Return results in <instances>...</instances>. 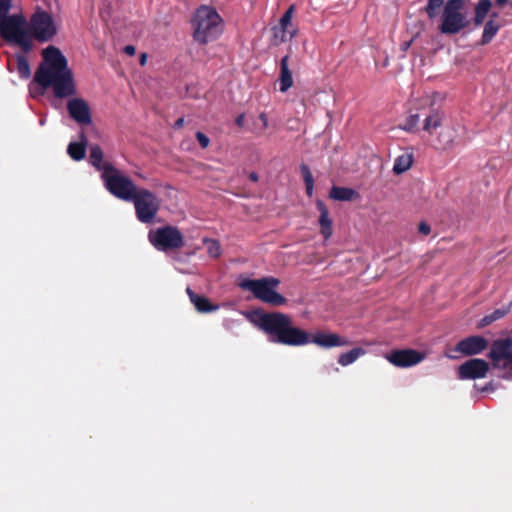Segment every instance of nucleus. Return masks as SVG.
<instances>
[{"label": "nucleus", "mask_w": 512, "mask_h": 512, "mask_svg": "<svg viewBox=\"0 0 512 512\" xmlns=\"http://www.w3.org/2000/svg\"><path fill=\"white\" fill-rule=\"evenodd\" d=\"M246 319L263 331L272 343L287 346L315 344L321 348L346 346L349 341L336 333L318 331L315 334L293 325L291 318L280 312L267 313L261 310L242 312Z\"/></svg>", "instance_id": "1"}, {"label": "nucleus", "mask_w": 512, "mask_h": 512, "mask_svg": "<svg viewBox=\"0 0 512 512\" xmlns=\"http://www.w3.org/2000/svg\"><path fill=\"white\" fill-rule=\"evenodd\" d=\"M42 62L34 75V82L44 90L52 88L57 98H66L76 94V83L72 70L63 53L55 46L42 51Z\"/></svg>", "instance_id": "2"}, {"label": "nucleus", "mask_w": 512, "mask_h": 512, "mask_svg": "<svg viewBox=\"0 0 512 512\" xmlns=\"http://www.w3.org/2000/svg\"><path fill=\"white\" fill-rule=\"evenodd\" d=\"M192 29L194 40L200 44H207L222 34V18L214 8L201 6L194 14Z\"/></svg>", "instance_id": "3"}, {"label": "nucleus", "mask_w": 512, "mask_h": 512, "mask_svg": "<svg viewBox=\"0 0 512 512\" xmlns=\"http://www.w3.org/2000/svg\"><path fill=\"white\" fill-rule=\"evenodd\" d=\"M0 36L24 53L32 50L28 21L20 14L10 15L0 21Z\"/></svg>", "instance_id": "4"}, {"label": "nucleus", "mask_w": 512, "mask_h": 512, "mask_svg": "<svg viewBox=\"0 0 512 512\" xmlns=\"http://www.w3.org/2000/svg\"><path fill=\"white\" fill-rule=\"evenodd\" d=\"M280 281L274 277H264L260 279H240L238 286L244 290L249 291L253 296L262 302L272 305H282L285 303V298L279 294L276 289Z\"/></svg>", "instance_id": "5"}, {"label": "nucleus", "mask_w": 512, "mask_h": 512, "mask_svg": "<svg viewBox=\"0 0 512 512\" xmlns=\"http://www.w3.org/2000/svg\"><path fill=\"white\" fill-rule=\"evenodd\" d=\"M101 178L104 182L105 188L112 195L124 201H130L133 199L139 190L129 177L125 176L115 167L108 168L103 171Z\"/></svg>", "instance_id": "6"}, {"label": "nucleus", "mask_w": 512, "mask_h": 512, "mask_svg": "<svg viewBox=\"0 0 512 512\" xmlns=\"http://www.w3.org/2000/svg\"><path fill=\"white\" fill-rule=\"evenodd\" d=\"M468 4L461 0H448L442 14L440 30L444 34H456L468 24Z\"/></svg>", "instance_id": "7"}, {"label": "nucleus", "mask_w": 512, "mask_h": 512, "mask_svg": "<svg viewBox=\"0 0 512 512\" xmlns=\"http://www.w3.org/2000/svg\"><path fill=\"white\" fill-rule=\"evenodd\" d=\"M31 43L33 40L48 42L57 34V25L53 16L43 10H37L28 21Z\"/></svg>", "instance_id": "8"}, {"label": "nucleus", "mask_w": 512, "mask_h": 512, "mask_svg": "<svg viewBox=\"0 0 512 512\" xmlns=\"http://www.w3.org/2000/svg\"><path fill=\"white\" fill-rule=\"evenodd\" d=\"M148 239L155 249L162 252L179 249L184 243L180 230L170 225L150 230Z\"/></svg>", "instance_id": "9"}, {"label": "nucleus", "mask_w": 512, "mask_h": 512, "mask_svg": "<svg viewBox=\"0 0 512 512\" xmlns=\"http://www.w3.org/2000/svg\"><path fill=\"white\" fill-rule=\"evenodd\" d=\"M130 202H133L140 222L145 224L154 222L159 210V200L155 194L146 189H139Z\"/></svg>", "instance_id": "10"}, {"label": "nucleus", "mask_w": 512, "mask_h": 512, "mask_svg": "<svg viewBox=\"0 0 512 512\" xmlns=\"http://www.w3.org/2000/svg\"><path fill=\"white\" fill-rule=\"evenodd\" d=\"M294 5H291L281 16L278 25L272 28L273 41L276 45L291 41L297 34V27L292 23Z\"/></svg>", "instance_id": "11"}, {"label": "nucleus", "mask_w": 512, "mask_h": 512, "mask_svg": "<svg viewBox=\"0 0 512 512\" xmlns=\"http://www.w3.org/2000/svg\"><path fill=\"white\" fill-rule=\"evenodd\" d=\"M489 356L494 367L512 369V340L507 338L494 341Z\"/></svg>", "instance_id": "12"}, {"label": "nucleus", "mask_w": 512, "mask_h": 512, "mask_svg": "<svg viewBox=\"0 0 512 512\" xmlns=\"http://www.w3.org/2000/svg\"><path fill=\"white\" fill-rule=\"evenodd\" d=\"M489 370V364L479 358L470 359L458 368V378L461 380H475L484 378Z\"/></svg>", "instance_id": "13"}, {"label": "nucleus", "mask_w": 512, "mask_h": 512, "mask_svg": "<svg viewBox=\"0 0 512 512\" xmlns=\"http://www.w3.org/2000/svg\"><path fill=\"white\" fill-rule=\"evenodd\" d=\"M385 358L392 365L396 367L405 368L417 365L418 363L424 360L425 355L416 350L406 349L394 350L386 354Z\"/></svg>", "instance_id": "14"}, {"label": "nucleus", "mask_w": 512, "mask_h": 512, "mask_svg": "<svg viewBox=\"0 0 512 512\" xmlns=\"http://www.w3.org/2000/svg\"><path fill=\"white\" fill-rule=\"evenodd\" d=\"M67 110L70 117L81 125H89L92 122L91 111L88 103L78 97L68 100Z\"/></svg>", "instance_id": "15"}, {"label": "nucleus", "mask_w": 512, "mask_h": 512, "mask_svg": "<svg viewBox=\"0 0 512 512\" xmlns=\"http://www.w3.org/2000/svg\"><path fill=\"white\" fill-rule=\"evenodd\" d=\"M488 346V341L482 336H470L457 343L455 351L465 356L481 353Z\"/></svg>", "instance_id": "16"}, {"label": "nucleus", "mask_w": 512, "mask_h": 512, "mask_svg": "<svg viewBox=\"0 0 512 512\" xmlns=\"http://www.w3.org/2000/svg\"><path fill=\"white\" fill-rule=\"evenodd\" d=\"M316 205L320 212V216H319L320 232H321L322 236L324 237V239L328 240L332 236V233H333L332 220L329 216V211H328L325 203L321 200H318Z\"/></svg>", "instance_id": "17"}, {"label": "nucleus", "mask_w": 512, "mask_h": 512, "mask_svg": "<svg viewBox=\"0 0 512 512\" xmlns=\"http://www.w3.org/2000/svg\"><path fill=\"white\" fill-rule=\"evenodd\" d=\"M89 162L92 166L101 172V176L103 175V171L114 167L110 162L104 160L103 151L97 144L90 146Z\"/></svg>", "instance_id": "18"}, {"label": "nucleus", "mask_w": 512, "mask_h": 512, "mask_svg": "<svg viewBox=\"0 0 512 512\" xmlns=\"http://www.w3.org/2000/svg\"><path fill=\"white\" fill-rule=\"evenodd\" d=\"M288 60L289 56L286 55L281 59L280 62L279 89L283 93L288 91L293 85V78L289 69Z\"/></svg>", "instance_id": "19"}, {"label": "nucleus", "mask_w": 512, "mask_h": 512, "mask_svg": "<svg viewBox=\"0 0 512 512\" xmlns=\"http://www.w3.org/2000/svg\"><path fill=\"white\" fill-rule=\"evenodd\" d=\"M186 292L190 298V301L195 306L197 311L202 313L216 311L218 306L210 304L209 300L206 297L199 296L194 293L190 287H187Z\"/></svg>", "instance_id": "20"}, {"label": "nucleus", "mask_w": 512, "mask_h": 512, "mask_svg": "<svg viewBox=\"0 0 512 512\" xmlns=\"http://www.w3.org/2000/svg\"><path fill=\"white\" fill-rule=\"evenodd\" d=\"M444 114L438 110L432 111L424 120L423 130L429 134L441 127Z\"/></svg>", "instance_id": "21"}, {"label": "nucleus", "mask_w": 512, "mask_h": 512, "mask_svg": "<svg viewBox=\"0 0 512 512\" xmlns=\"http://www.w3.org/2000/svg\"><path fill=\"white\" fill-rule=\"evenodd\" d=\"M86 145H87V139L82 134L81 141L80 142H71L68 145L67 152L73 160L79 161V160L83 159L85 156Z\"/></svg>", "instance_id": "22"}, {"label": "nucleus", "mask_w": 512, "mask_h": 512, "mask_svg": "<svg viewBox=\"0 0 512 512\" xmlns=\"http://www.w3.org/2000/svg\"><path fill=\"white\" fill-rule=\"evenodd\" d=\"M413 163V153L412 152H405L401 155H399L393 165V172L395 174H402L406 172Z\"/></svg>", "instance_id": "23"}, {"label": "nucleus", "mask_w": 512, "mask_h": 512, "mask_svg": "<svg viewBox=\"0 0 512 512\" xmlns=\"http://www.w3.org/2000/svg\"><path fill=\"white\" fill-rule=\"evenodd\" d=\"M356 196L357 192L351 188L333 186L330 190V197L338 201H350Z\"/></svg>", "instance_id": "24"}, {"label": "nucleus", "mask_w": 512, "mask_h": 512, "mask_svg": "<svg viewBox=\"0 0 512 512\" xmlns=\"http://www.w3.org/2000/svg\"><path fill=\"white\" fill-rule=\"evenodd\" d=\"M500 27L501 25L494 19H490L488 22H486L481 37V44L485 45L491 42L495 35L498 33Z\"/></svg>", "instance_id": "25"}, {"label": "nucleus", "mask_w": 512, "mask_h": 512, "mask_svg": "<svg viewBox=\"0 0 512 512\" xmlns=\"http://www.w3.org/2000/svg\"><path fill=\"white\" fill-rule=\"evenodd\" d=\"M366 351L363 348L356 347L352 350L342 353L338 358V363L341 366H348L354 363L359 357L365 355Z\"/></svg>", "instance_id": "26"}, {"label": "nucleus", "mask_w": 512, "mask_h": 512, "mask_svg": "<svg viewBox=\"0 0 512 512\" xmlns=\"http://www.w3.org/2000/svg\"><path fill=\"white\" fill-rule=\"evenodd\" d=\"M492 6L491 0H479L475 7V25L483 23Z\"/></svg>", "instance_id": "27"}, {"label": "nucleus", "mask_w": 512, "mask_h": 512, "mask_svg": "<svg viewBox=\"0 0 512 512\" xmlns=\"http://www.w3.org/2000/svg\"><path fill=\"white\" fill-rule=\"evenodd\" d=\"M17 72L23 79H28L31 75L30 65L26 57L22 54L16 55Z\"/></svg>", "instance_id": "28"}, {"label": "nucleus", "mask_w": 512, "mask_h": 512, "mask_svg": "<svg viewBox=\"0 0 512 512\" xmlns=\"http://www.w3.org/2000/svg\"><path fill=\"white\" fill-rule=\"evenodd\" d=\"M509 311V308H500V309H496L495 311H493L491 314L489 315H486L485 317H483L479 323V326L480 327H484V326H487L489 324H491L492 322L502 318L503 316H505Z\"/></svg>", "instance_id": "29"}, {"label": "nucleus", "mask_w": 512, "mask_h": 512, "mask_svg": "<svg viewBox=\"0 0 512 512\" xmlns=\"http://www.w3.org/2000/svg\"><path fill=\"white\" fill-rule=\"evenodd\" d=\"M203 243L206 246L207 253L210 257L218 258L221 255V246L217 240L204 238Z\"/></svg>", "instance_id": "30"}, {"label": "nucleus", "mask_w": 512, "mask_h": 512, "mask_svg": "<svg viewBox=\"0 0 512 512\" xmlns=\"http://www.w3.org/2000/svg\"><path fill=\"white\" fill-rule=\"evenodd\" d=\"M419 121L420 117L418 114H410L405 122L400 125V128L407 132H413L417 128Z\"/></svg>", "instance_id": "31"}, {"label": "nucleus", "mask_w": 512, "mask_h": 512, "mask_svg": "<svg viewBox=\"0 0 512 512\" xmlns=\"http://www.w3.org/2000/svg\"><path fill=\"white\" fill-rule=\"evenodd\" d=\"M443 0H428L426 6V13L430 18H434L437 14V9L442 5Z\"/></svg>", "instance_id": "32"}, {"label": "nucleus", "mask_w": 512, "mask_h": 512, "mask_svg": "<svg viewBox=\"0 0 512 512\" xmlns=\"http://www.w3.org/2000/svg\"><path fill=\"white\" fill-rule=\"evenodd\" d=\"M11 8V0H0V21L8 17V12Z\"/></svg>", "instance_id": "33"}, {"label": "nucleus", "mask_w": 512, "mask_h": 512, "mask_svg": "<svg viewBox=\"0 0 512 512\" xmlns=\"http://www.w3.org/2000/svg\"><path fill=\"white\" fill-rule=\"evenodd\" d=\"M301 172L304 179L305 184L314 183L313 175L306 165H301Z\"/></svg>", "instance_id": "34"}, {"label": "nucleus", "mask_w": 512, "mask_h": 512, "mask_svg": "<svg viewBox=\"0 0 512 512\" xmlns=\"http://www.w3.org/2000/svg\"><path fill=\"white\" fill-rule=\"evenodd\" d=\"M196 138L203 149L209 146L210 140L204 133L200 131L196 132Z\"/></svg>", "instance_id": "35"}, {"label": "nucleus", "mask_w": 512, "mask_h": 512, "mask_svg": "<svg viewBox=\"0 0 512 512\" xmlns=\"http://www.w3.org/2000/svg\"><path fill=\"white\" fill-rule=\"evenodd\" d=\"M418 230H419L420 233H422L424 235H428L430 233V231H431V228H430V226L427 223L421 222L419 224Z\"/></svg>", "instance_id": "36"}, {"label": "nucleus", "mask_w": 512, "mask_h": 512, "mask_svg": "<svg viewBox=\"0 0 512 512\" xmlns=\"http://www.w3.org/2000/svg\"><path fill=\"white\" fill-rule=\"evenodd\" d=\"M124 51L127 55L129 56H133L136 52V48L132 45H127L125 48H124Z\"/></svg>", "instance_id": "37"}, {"label": "nucleus", "mask_w": 512, "mask_h": 512, "mask_svg": "<svg viewBox=\"0 0 512 512\" xmlns=\"http://www.w3.org/2000/svg\"><path fill=\"white\" fill-rule=\"evenodd\" d=\"M244 121H245L244 114L238 115L237 118L235 119V123L239 127H242L244 125Z\"/></svg>", "instance_id": "38"}, {"label": "nucleus", "mask_w": 512, "mask_h": 512, "mask_svg": "<svg viewBox=\"0 0 512 512\" xmlns=\"http://www.w3.org/2000/svg\"><path fill=\"white\" fill-rule=\"evenodd\" d=\"M259 119L262 122L263 128H267L268 127V117H267V115L265 113H261L259 115Z\"/></svg>", "instance_id": "39"}, {"label": "nucleus", "mask_w": 512, "mask_h": 512, "mask_svg": "<svg viewBox=\"0 0 512 512\" xmlns=\"http://www.w3.org/2000/svg\"><path fill=\"white\" fill-rule=\"evenodd\" d=\"M305 186H306V192H307V195H308V196H312V194H313V189H314V183L305 184Z\"/></svg>", "instance_id": "40"}, {"label": "nucleus", "mask_w": 512, "mask_h": 512, "mask_svg": "<svg viewBox=\"0 0 512 512\" xmlns=\"http://www.w3.org/2000/svg\"><path fill=\"white\" fill-rule=\"evenodd\" d=\"M452 143V137L451 136H448L447 138H445L443 140V146L444 147H447V146H450Z\"/></svg>", "instance_id": "41"}, {"label": "nucleus", "mask_w": 512, "mask_h": 512, "mask_svg": "<svg viewBox=\"0 0 512 512\" xmlns=\"http://www.w3.org/2000/svg\"><path fill=\"white\" fill-rule=\"evenodd\" d=\"M249 179H250L251 181H253V182H256V181H258V175H257L255 172H251V173L249 174Z\"/></svg>", "instance_id": "42"}, {"label": "nucleus", "mask_w": 512, "mask_h": 512, "mask_svg": "<svg viewBox=\"0 0 512 512\" xmlns=\"http://www.w3.org/2000/svg\"><path fill=\"white\" fill-rule=\"evenodd\" d=\"M147 61V55L145 53L141 54L140 56V64L143 66L146 64Z\"/></svg>", "instance_id": "43"}, {"label": "nucleus", "mask_w": 512, "mask_h": 512, "mask_svg": "<svg viewBox=\"0 0 512 512\" xmlns=\"http://www.w3.org/2000/svg\"><path fill=\"white\" fill-rule=\"evenodd\" d=\"M184 124V119L183 118H179L176 122H175V127L177 128H180L182 127Z\"/></svg>", "instance_id": "44"}, {"label": "nucleus", "mask_w": 512, "mask_h": 512, "mask_svg": "<svg viewBox=\"0 0 512 512\" xmlns=\"http://www.w3.org/2000/svg\"><path fill=\"white\" fill-rule=\"evenodd\" d=\"M176 269H177L179 272H181V273H192V271H191V270L183 269V268H181V267H179V266H176Z\"/></svg>", "instance_id": "45"}, {"label": "nucleus", "mask_w": 512, "mask_h": 512, "mask_svg": "<svg viewBox=\"0 0 512 512\" xmlns=\"http://www.w3.org/2000/svg\"><path fill=\"white\" fill-rule=\"evenodd\" d=\"M508 0H496L497 4L504 5Z\"/></svg>", "instance_id": "46"}]
</instances>
